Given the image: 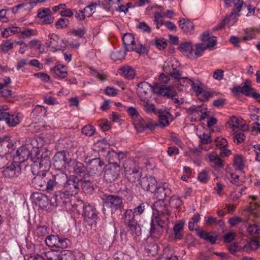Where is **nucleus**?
Wrapping results in <instances>:
<instances>
[{"label":"nucleus","mask_w":260,"mask_h":260,"mask_svg":"<svg viewBox=\"0 0 260 260\" xmlns=\"http://www.w3.org/2000/svg\"><path fill=\"white\" fill-rule=\"evenodd\" d=\"M161 203V202H160ZM155 210L153 211L151 217L150 234L154 239H158L164 232V227L169 222L170 212H164V207H161L160 202L155 205Z\"/></svg>","instance_id":"obj_1"},{"label":"nucleus","mask_w":260,"mask_h":260,"mask_svg":"<svg viewBox=\"0 0 260 260\" xmlns=\"http://www.w3.org/2000/svg\"><path fill=\"white\" fill-rule=\"evenodd\" d=\"M164 71L172 77L178 79V84L188 87L192 84L191 80L187 77H180L181 72L179 68V63L175 59H169L165 61L164 65Z\"/></svg>","instance_id":"obj_2"},{"label":"nucleus","mask_w":260,"mask_h":260,"mask_svg":"<svg viewBox=\"0 0 260 260\" xmlns=\"http://www.w3.org/2000/svg\"><path fill=\"white\" fill-rule=\"evenodd\" d=\"M67 172L69 174L74 173L75 176H79L81 183L82 182L89 183V180L86 179V176H88V174L86 168L84 165L76 160H70L68 162V168Z\"/></svg>","instance_id":"obj_3"},{"label":"nucleus","mask_w":260,"mask_h":260,"mask_svg":"<svg viewBox=\"0 0 260 260\" xmlns=\"http://www.w3.org/2000/svg\"><path fill=\"white\" fill-rule=\"evenodd\" d=\"M201 40L204 44H197L196 45L194 54L197 57L201 56L206 48L209 49L212 48L216 43V38L210 36L208 32H204L201 36Z\"/></svg>","instance_id":"obj_4"},{"label":"nucleus","mask_w":260,"mask_h":260,"mask_svg":"<svg viewBox=\"0 0 260 260\" xmlns=\"http://www.w3.org/2000/svg\"><path fill=\"white\" fill-rule=\"evenodd\" d=\"M123 42L126 51H134L139 53H145L147 52V48L142 44H136L134 37L131 34H124Z\"/></svg>","instance_id":"obj_5"},{"label":"nucleus","mask_w":260,"mask_h":260,"mask_svg":"<svg viewBox=\"0 0 260 260\" xmlns=\"http://www.w3.org/2000/svg\"><path fill=\"white\" fill-rule=\"evenodd\" d=\"M170 192L171 190L169 187V185L166 183L164 184L162 186H157L156 191L154 192L155 197L158 199V200L155 202L152 206L153 211L156 210L155 205L157 203L161 202V203H160V205L161 207H164L163 208H164V212H170L168 206L165 204L163 199L167 196L169 195Z\"/></svg>","instance_id":"obj_6"},{"label":"nucleus","mask_w":260,"mask_h":260,"mask_svg":"<svg viewBox=\"0 0 260 260\" xmlns=\"http://www.w3.org/2000/svg\"><path fill=\"white\" fill-rule=\"evenodd\" d=\"M104 205L109 208L112 213L123 208V201L118 196L104 194L102 197Z\"/></svg>","instance_id":"obj_7"},{"label":"nucleus","mask_w":260,"mask_h":260,"mask_svg":"<svg viewBox=\"0 0 260 260\" xmlns=\"http://www.w3.org/2000/svg\"><path fill=\"white\" fill-rule=\"evenodd\" d=\"M188 118L191 121H199L205 119L208 116L206 108L202 106H191L188 110Z\"/></svg>","instance_id":"obj_8"},{"label":"nucleus","mask_w":260,"mask_h":260,"mask_svg":"<svg viewBox=\"0 0 260 260\" xmlns=\"http://www.w3.org/2000/svg\"><path fill=\"white\" fill-rule=\"evenodd\" d=\"M225 126L231 133L239 131H246L248 129V125L244 123L241 118L234 116L229 118L226 123Z\"/></svg>","instance_id":"obj_9"},{"label":"nucleus","mask_w":260,"mask_h":260,"mask_svg":"<svg viewBox=\"0 0 260 260\" xmlns=\"http://www.w3.org/2000/svg\"><path fill=\"white\" fill-rule=\"evenodd\" d=\"M127 112L132 118L133 124L138 130L141 131L148 127L146 122L140 115L137 108L134 107H129L127 108Z\"/></svg>","instance_id":"obj_10"},{"label":"nucleus","mask_w":260,"mask_h":260,"mask_svg":"<svg viewBox=\"0 0 260 260\" xmlns=\"http://www.w3.org/2000/svg\"><path fill=\"white\" fill-rule=\"evenodd\" d=\"M80 181L81 180L77 176L71 175L69 178L67 179L66 183L64 184V191L69 195L73 196L76 194Z\"/></svg>","instance_id":"obj_11"},{"label":"nucleus","mask_w":260,"mask_h":260,"mask_svg":"<svg viewBox=\"0 0 260 260\" xmlns=\"http://www.w3.org/2000/svg\"><path fill=\"white\" fill-rule=\"evenodd\" d=\"M121 172V169L119 165L117 163H110L107 166L105 172L104 178L107 182H112L119 176Z\"/></svg>","instance_id":"obj_12"},{"label":"nucleus","mask_w":260,"mask_h":260,"mask_svg":"<svg viewBox=\"0 0 260 260\" xmlns=\"http://www.w3.org/2000/svg\"><path fill=\"white\" fill-rule=\"evenodd\" d=\"M53 164L56 170L60 171H67L68 162L66 159V153L64 151L57 152L53 158Z\"/></svg>","instance_id":"obj_13"},{"label":"nucleus","mask_w":260,"mask_h":260,"mask_svg":"<svg viewBox=\"0 0 260 260\" xmlns=\"http://www.w3.org/2000/svg\"><path fill=\"white\" fill-rule=\"evenodd\" d=\"M82 211V215L89 224L95 225L97 219L95 209L90 204H85Z\"/></svg>","instance_id":"obj_14"},{"label":"nucleus","mask_w":260,"mask_h":260,"mask_svg":"<svg viewBox=\"0 0 260 260\" xmlns=\"http://www.w3.org/2000/svg\"><path fill=\"white\" fill-rule=\"evenodd\" d=\"M31 145H26L19 147L16 155L14 156V160L17 161L19 164L24 162L30 156V150Z\"/></svg>","instance_id":"obj_15"},{"label":"nucleus","mask_w":260,"mask_h":260,"mask_svg":"<svg viewBox=\"0 0 260 260\" xmlns=\"http://www.w3.org/2000/svg\"><path fill=\"white\" fill-rule=\"evenodd\" d=\"M2 172L5 177L14 178L17 177L21 173L20 164L14 160V162L4 168Z\"/></svg>","instance_id":"obj_16"},{"label":"nucleus","mask_w":260,"mask_h":260,"mask_svg":"<svg viewBox=\"0 0 260 260\" xmlns=\"http://www.w3.org/2000/svg\"><path fill=\"white\" fill-rule=\"evenodd\" d=\"M153 92L159 94L162 96L172 98L176 95L175 89L172 87H166L165 86H160L158 84H154V87L153 88Z\"/></svg>","instance_id":"obj_17"},{"label":"nucleus","mask_w":260,"mask_h":260,"mask_svg":"<svg viewBox=\"0 0 260 260\" xmlns=\"http://www.w3.org/2000/svg\"><path fill=\"white\" fill-rule=\"evenodd\" d=\"M124 168L125 173L130 180L135 182L137 179H139L140 174L135 167L134 163L126 162L124 165Z\"/></svg>","instance_id":"obj_18"},{"label":"nucleus","mask_w":260,"mask_h":260,"mask_svg":"<svg viewBox=\"0 0 260 260\" xmlns=\"http://www.w3.org/2000/svg\"><path fill=\"white\" fill-rule=\"evenodd\" d=\"M140 183L144 189L151 192L155 191L157 188L156 180L152 176L142 178Z\"/></svg>","instance_id":"obj_19"},{"label":"nucleus","mask_w":260,"mask_h":260,"mask_svg":"<svg viewBox=\"0 0 260 260\" xmlns=\"http://www.w3.org/2000/svg\"><path fill=\"white\" fill-rule=\"evenodd\" d=\"M154 87V84L152 86L147 82L140 83L138 85L137 92L141 100H143L144 98H147L146 96L149 91H151L153 92V88Z\"/></svg>","instance_id":"obj_20"},{"label":"nucleus","mask_w":260,"mask_h":260,"mask_svg":"<svg viewBox=\"0 0 260 260\" xmlns=\"http://www.w3.org/2000/svg\"><path fill=\"white\" fill-rule=\"evenodd\" d=\"M239 12L237 10L234 9L230 15L227 16L217 26L218 28H222L226 25L229 26L234 25L236 22V19L239 16Z\"/></svg>","instance_id":"obj_21"},{"label":"nucleus","mask_w":260,"mask_h":260,"mask_svg":"<svg viewBox=\"0 0 260 260\" xmlns=\"http://www.w3.org/2000/svg\"><path fill=\"white\" fill-rule=\"evenodd\" d=\"M37 143V140H33L31 141V148L30 151V158L34 162L33 167L38 166V162L40 158L42 157L40 154V146H35L34 145Z\"/></svg>","instance_id":"obj_22"},{"label":"nucleus","mask_w":260,"mask_h":260,"mask_svg":"<svg viewBox=\"0 0 260 260\" xmlns=\"http://www.w3.org/2000/svg\"><path fill=\"white\" fill-rule=\"evenodd\" d=\"M145 210V205L143 203L135 207L134 210L129 209L125 211L124 218L126 220L136 219L138 215L142 214Z\"/></svg>","instance_id":"obj_23"},{"label":"nucleus","mask_w":260,"mask_h":260,"mask_svg":"<svg viewBox=\"0 0 260 260\" xmlns=\"http://www.w3.org/2000/svg\"><path fill=\"white\" fill-rule=\"evenodd\" d=\"M125 222L127 223L128 231L131 234L136 236H139L141 234V228L140 225L138 224L136 219H125Z\"/></svg>","instance_id":"obj_24"},{"label":"nucleus","mask_w":260,"mask_h":260,"mask_svg":"<svg viewBox=\"0 0 260 260\" xmlns=\"http://www.w3.org/2000/svg\"><path fill=\"white\" fill-rule=\"evenodd\" d=\"M207 157L208 162L212 168L217 169L223 167V161L218 156L217 154L209 153L207 154Z\"/></svg>","instance_id":"obj_25"},{"label":"nucleus","mask_w":260,"mask_h":260,"mask_svg":"<svg viewBox=\"0 0 260 260\" xmlns=\"http://www.w3.org/2000/svg\"><path fill=\"white\" fill-rule=\"evenodd\" d=\"M226 178L233 184L236 185H241L244 180L242 178H239L238 175L235 174L231 168H228L226 170Z\"/></svg>","instance_id":"obj_26"},{"label":"nucleus","mask_w":260,"mask_h":260,"mask_svg":"<svg viewBox=\"0 0 260 260\" xmlns=\"http://www.w3.org/2000/svg\"><path fill=\"white\" fill-rule=\"evenodd\" d=\"M159 124L161 126H166L169 125V120L172 119V116L169 110L159 111Z\"/></svg>","instance_id":"obj_27"},{"label":"nucleus","mask_w":260,"mask_h":260,"mask_svg":"<svg viewBox=\"0 0 260 260\" xmlns=\"http://www.w3.org/2000/svg\"><path fill=\"white\" fill-rule=\"evenodd\" d=\"M250 201V209L256 217H259L257 212L260 211V202L256 196H251Z\"/></svg>","instance_id":"obj_28"},{"label":"nucleus","mask_w":260,"mask_h":260,"mask_svg":"<svg viewBox=\"0 0 260 260\" xmlns=\"http://www.w3.org/2000/svg\"><path fill=\"white\" fill-rule=\"evenodd\" d=\"M179 26L181 29L188 34H192L194 31V25L188 20L182 19L179 21Z\"/></svg>","instance_id":"obj_29"},{"label":"nucleus","mask_w":260,"mask_h":260,"mask_svg":"<svg viewBox=\"0 0 260 260\" xmlns=\"http://www.w3.org/2000/svg\"><path fill=\"white\" fill-rule=\"evenodd\" d=\"M179 49L180 51L185 54L187 57H192L193 51L192 43L191 42H184L180 44Z\"/></svg>","instance_id":"obj_30"},{"label":"nucleus","mask_w":260,"mask_h":260,"mask_svg":"<svg viewBox=\"0 0 260 260\" xmlns=\"http://www.w3.org/2000/svg\"><path fill=\"white\" fill-rule=\"evenodd\" d=\"M90 166V169L92 170L94 172L101 171L102 167L104 165L103 162L99 158H93L88 162Z\"/></svg>","instance_id":"obj_31"},{"label":"nucleus","mask_w":260,"mask_h":260,"mask_svg":"<svg viewBox=\"0 0 260 260\" xmlns=\"http://www.w3.org/2000/svg\"><path fill=\"white\" fill-rule=\"evenodd\" d=\"M21 120L20 115L19 114H10L7 113L5 121L7 123L11 126H15L19 124Z\"/></svg>","instance_id":"obj_32"},{"label":"nucleus","mask_w":260,"mask_h":260,"mask_svg":"<svg viewBox=\"0 0 260 260\" xmlns=\"http://www.w3.org/2000/svg\"><path fill=\"white\" fill-rule=\"evenodd\" d=\"M52 177L53 178L55 183L58 187L64 184L67 179V171H60L59 173L52 175Z\"/></svg>","instance_id":"obj_33"},{"label":"nucleus","mask_w":260,"mask_h":260,"mask_svg":"<svg viewBox=\"0 0 260 260\" xmlns=\"http://www.w3.org/2000/svg\"><path fill=\"white\" fill-rule=\"evenodd\" d=\"M225 5L228 7H234V9L237 10L240 12L243 5V2L242 0H223Z\"/></svg>","instance_id":"obj_34"},{"label":"nucleus","mask_w":260,"mask_h":260,"mask_svg":"<svg viewBox=\"0 0 260 260\" xmlns=\"http://www.w3.org/2000/svg\"><path fill=\"white\" fill-rule=\"evenodd\" d=\"M119 73L124 77L131 79L135 76L134 70L129 66H124L120 69Z\"/></svg>","instance_id":"obj_35"},{"label":"nucleus","mask_w":260,"mask_h":260,"mask_svg":"<svg viewBox=\"0 0 260 260\" xmlns=\"http://www.w3.org/2000/svg\"><path fill=\"white\" fill-rule=\"evenodd\" d=\"M54 74L59 78H63L67 76V68L62 64H59L53 68Z\"/></svg>","instance_id":"obj_36"},{"label":"nucleus","mask_w":260,"mask_h":260,"mask_svg":"<svg viewBox=\"0 0 260 260\" xmlns=\"http://www.w3.org/2000/svg\"><path fill=\"white\" fill-rule=\"evenodd\" d=\"M21 29L20 27L12 25L4 29L2 32V36L4 38H7L10 36L20 33Z\"/></svg>","instance_id":"obj_37"},{"label":"nucleus","mask_w":260,"mask_h":260,"mask_svg":"<svg viewBox=\"0 0 260 260\" xmlns=\"http://www.w3.org/2000/svg\"><path fill=\"white\" fill-rule=\"evenodd\" d=\"M50 166V162L49 158L47 156H45L40 158L38 162V166L36 167L39 168L40 169H42V172H44L49 169Z\"/></svg>","instance_id":"obj_38"},{"label":"nucleus","mask_w":260,"mask_h":260,"mask_svg":"<svg viewBox=\"0 0 260 260\" xmlns=\"http://www.w3.org/2000/svg\"><path fill=\"white\" fill-rule=\"evenodd\" d=\"M259 246V243L257 240H251L247 241L246 244L243 243V250L246 252L255 250Z\"/></svg>","instance_id":"obj_39"},{"label":"nucleus","mask_w":260,"mask_h":260,"mask_svg":"<svg viewBox=\"0 0 260 260\" xmlns=\"http://www.w3.org/2000/svg\"><path fill=\"white\" fill-rule=\"evenodd\" d=\"M197 234L201 239L208 241L212 244H214L216 241L215 236L204 231L200 230Z\"/></svg>","instance_id":"obj_40"},{"label":"nucleus","mask_w":260,"mask_h":260,"mask_svg":"<svg viewBox=\"0 0 260 260\" xmlns=\"http://www.w3.org/2000/svg\"><path fill=\"white\" fill-rule=\"evenodd\" d=\"M45 257L47 260H61V252L57 250H50L45 252Z\"/></svg>","instance_id":"obj_41"},{"label":"nucleus","mask_w":260,"mask_h":260,"mask_svg":"<svg viewBox=\"0 0 260 260\" xmlns=\"http://www.w3.org/2000/svg\"><path fill=\"white\" fill-rule=\"evenodd\" d=\"M184 229V223L179 222L175 224L173 228L174 236L176 239H181L182 237V232Z\"/></svg>","instance_id":"obj_42"},{"label":"nucleus","mask_w":260,"mask_h":260,"mask_svg":"<svg viewBox=\"0 0 260 260\" xmlns=\"http://www.w3.org/2000/svg\"><path fill=\"white\" fill-rule=\"evenodd\" d=\"M126 51L125 50L121 49L113 52L110 55L111 58L114 61L120 60L124 58Z\"/></svg>","instance_id":"obj_43"},{"label":"nucleus","mask_w":260,"mask_h":260,"mask_svg":"<svg viewBox=\"0 0 260 260\" xmlns=\"http://www.w3.org/2000/svg\"><path fill=\"white\" fill-rule=\"evenodd\" d=\"M251 82L250 80H246L242 86V93L246 95L250 96L251 92L253 91V88L251 87Z\"/></svg>","instance_id":"obj_44"},{"label":"nucleus","mask_w":260,"mask_h":260,"mask_svg":"<svg viewBox=\"0 0 260 260\" xmlns=\"http://www.w3.org/2000/svg\"><path fill=\"white\" fill-rule=\"evenodd\" d=\"M14 47V43L10 40H8L3 42L1 45V48L2 51L6 53L12 49Z\"/></svg>","instance_id":"obj_45"},{"label":"nucleus","mask_w":260,"mask_h":260,"mask_svg":"<svg viewBox=\"0 0 260 260\" xmlns=\"http://www.w3.org/2000/svg\"><path fill=\"white\" fill-rule=\"evenodd\" d=\"M70 244L69 239L62 236H59L57 241L56 248H66Z\"/></svg>","instance_id":"obj_46"},{"label":"nucleus","mask_w":260,"mask_h":260,"mask_svg":"<svg viewBox=\"0 0 260 260\" xmlns=\"http://www.w3.org/2000/svg\"><path fill=\"white\" fill-rule=\"evenodd\" d=\"M58 237V235H50L47 236L45 239L46 245L50 247H56Z\"/></svg>","instance_id":"obj_47"},{"label":"nucleus","mask_w":260,"mask_h":260,"mask_svg":"<svg viewBox=\"0 0 260 260\" xmlns=\"http://www.w3.org/2000/svg\"><path fill=\"white\" fill-rule=\"evenodd\" d=\"M85 204L82 201H78L77 204L72 205L71 208L69 207V209L74 214H80L81 210H83Z\"/></svg>","instance_id":"obj_48"},{"label":"nucleus","mask_w":260,"mask_h":260,"mask_svg":"<svg viewBox=\"0 0 260 260\" xmlns=\"http://www.w3.org/2000/svg\"><path fill=\"white\" fill-rule=\"evenodd\" d=\"M165 260H178V258L175 255H173L172 251L170 248H165L164 250V253L161 258Z\"/></svg>","instance_id":"obj_49"},{"label":"nucleus","mask_w":260,"mask_h":260,"mask_svg":"<svg viewBox=\"0 0 260 260\" xmlns=\"http://www.w3.org/2000/svg\"><path fill=\"white\" fill-rule=\"evenodd\" d=\"M143 102V105L144 107L145 110L148 113H155L156 109L155 106L151 103H148L147 98H144L143 100H141Z\"/></svg>","instance_id":"obj_50"},{"label":"nucleus","mask_w":260,"mask_h":260,"mask_svg":"<svg viewBox=\"0 0 260 260\" xmlns=\"http://www.w3.org/2000/svg\"><path fill=\"white\" fill-rule=\"evenodd\" d=\"M132 256L127 252H118L113 255V260H131Z\"/></svg>","instance_id":"obj_51"},{"label":"nucleus","mask_w":260,"mask_h":260,"mask_svg":"<svg viewBox=\"0 0 260 260\" xmlns=\"http://www.w3.org/2000/svg\"><path fill=\"white\" fill-rule=\"evenodd\" d=\"M98 5L96 3H92L86 7L84 9V12L86 17H89L95 12Z\"/></svg>","instance_id":"obj_52"},{"label":"nucleus","mask_w":260,"mask_h":260,"mask_svg":"<svg viewBox=\"0 0 260 260\" xmlns=\"http://www.w3.org/2000/svg\"><path fill=\"white\" fill-rule=\"evenodd\" d=\"M24 9L26 11H29L31 10V7L29 6L27 0L24 3H22L13 7L12 8V11L14 13H17L21 9Z\"/></svg>","instance_id":"obj_53"},{"label":"nucleus","mask_w":260,"mask_h":260,"mask_svg":"<svg viewBox=\"0 0 260 260\" xmlns=\"http://www.w3.org/2000/svg\"><path fill=\"white\" fill-rule=\"evenodd\" d=\"M234 166L236 170H242L244 168L242 157L240 155H236L234 158Z\"/></svg>","instance_id":"obj_54"},{"label":"nucleus","mask_w":260,"mask_h":260,"mask_svg":"<svg viewBox=\"0 0 260 260\" xmlns=\"http://www.w3.org/2000/svg\"><path fill=\"white\" fill-rule=\"evenodd\" d=\"M37 35L36 31L35 29L27 28L20 32L19 37L20 38L24 39L29 38L31 36Z\"/></svg>","instance_id":"obj_55"},{"label":"nucleus","mask_w":260,"mask_h":260,"mask_svg":"<svg viewBox=\"0 0 260 260\" xmlns=\"http://www.w3.org/2000/svg\"><path fill=\"white\" fill-rule=\"evenodd\" d=\"M243 131H236L235 133H231L234 136V140L235 142H237V144L243 142L245 139V136L243 133Z\"/></svg>","instance_id":"obj_56"},{"label":"nucleus","mask_w":260,"mask_h":260,"mask_svg":"<svg viewBox=\"0 0 260 260\" xmlns=\"http://www.w3.org/2000/svg\"><path fill=\"white\" fill-rule=\"evenodd\" d=\"M200 217L199 214L194 215L191 218L188 222V228L189 230L193 231L196 228V224L199 221Z\"/></svg>","instance_id":"obj_57"},{"label":"nucleus","mask_w":260,"mask_h":260,"mask_svg":"<svg viewBox=\"0 0 260 260\" xmlns=\"http://www.w3.org/2000/svg\"><path fill=\"white\" fill-rule=\"evenodd\" d=\"M61 260H75L73 252L70 250H63L61 252Z\"/></svg>","instance_id":"obj_58"},{"label":"nucleus","mask_w":260,"mask_h":260,"mask_svg":"<svg viewBox=\"0 0 260 260\" xmlns=\"http://www.w3.org/2000/svg\"><path fill=\"white\" fill-rule=\"evenodd\" d=\"M229 251L232 253H234L240 250H243V243L241 242L239 243H235L233 244L230 245L229 247Z\"/></svg>","instance_id":"obj_59"},{"label":"nucleus","mask_w":260,"mask_h":260,"mask_svg":"<svg viewBox=\"0 0 260 260\" xmlns=\"http://www.w3.org/2000/svg\"><path fill=\"white\" fill-rule=\"evenodd\" d=\"M86 32V30L84 27H80L72 30L71 32V34L74 37H77L79 38H82L84 37Z\"/></svg>","instance_id":"obj_60"},{"label":"nucleus","mask_w":260,"mask_h":260,"mask_svg":"<svg viewBox=\"0 0 260 260\" xmlns=\"http://www.w3.org/2000/svg\"><path fill=\"white\" fill-rule=\"evenodd\" d=\"M94 132L95 128L93 126L91 125H86L82 129V134L87 136H92Z\"/></svg>","instance_id":"obj_61"},{"label":"nucleus","mask_w":260,"mask_h":260,"mask_svg":"<svg viewBox=\"0 0 260 260\" xmlns=\"http://www.w3.org/2000/svg\"><path fill=\"white\" fill-rule=\"evenodd\" d=\"M58 186L55 183V181L53 178L51 176L50 178H47V181L46 183V189L48 192L52 191L55 187H57Z\"/></svg>","instance_id":"obj_62"},{"label":"nucleus","mask_w":260,"mask_h":260,"mask_svg":"<svg viewBox=\"0 0 260 260\" xmlns=\"http://www.w3.org/2000/svg\"><path fill=\"white\" fill-rule=\"evenodd\" d=\"M209 178L208 172L205 170L199 173L198 176V180L202 183H207L209 180Z\"/></svg>","instance_id":"obj_63"},{"label":"nucleus","mask_w":260,"mask_h":260,"mask_svg":"<svg viewBox=\"0 0 260 260\" xmlns=\"http://www.w3.org/2000/svg\"><path fill=\"white\" fill-rule=\"evenodd\" d=\"M154 22L156 25H162L164 23V19L165 18L164 15L160 13V12H155L154 14Z\"/></svg>","instance_id":"obj_64"}]
</instances>
